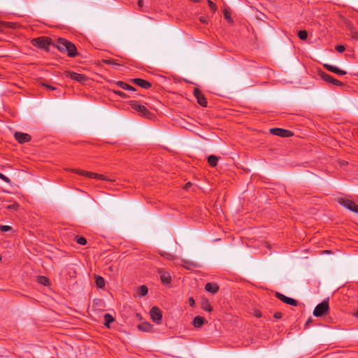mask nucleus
I'll list each match as a JSON object with an SVG mask.
<instances>
[{
  "label": "nucleus",
  "instance_id": "obj_1",
  "mask_svg": "<svg viewBox=\"0 0 358 358\" xmlns=\"http://www.w3.org/2000/svg\"><path fill=\"white\" fill-rule=\"evenodd\" d=\"M55 46L61 52H66L70 57H75L77 55V50L75 45L66 39L58 38Z\"/></svg>",
  "mask_w": 358,
  "mask_h": 358
},
{
  "label": "nucleus",
  "instance_id": "obj_2",
  "mask_svg": "<svg viewBox=\"0 0 358 358\" xmlns=\"http://www.w3.org/2000/svg\"><path fill=\"white\" fill-rule=\"evenodd\" d=\"M329 308V301L324 300L316 306L313 310V315L317 317H322L328 312Z\"/></svg>",
  "mask_w": 358,
  "mask_h": 358
},
{
  "label": "nucleus",
  "instance_id": "obj_3",
  "mask_svg": "<svg viewBox=\"0 0 358 358\" xmlns=\"http://www.w3.org/2000/svg\"><path fill=\"white\" fill-rule=\"evenodd\" d=\"M32 43L40 48L47 50L48 46L52 44V42L51 39L48 38L40 37L33 39Z\"/></svg>",
  "mask_w": 358,
  "mask_h": 358
},
{
  "label": "nucleus",
  "instance_id": "obj_4",
  "mask_svg": "<svg viewBox=\"0 0 358 358\" xmlns=\"http://www.w3.org/2000/svg\"><path fill=\"white\" fill-rule=\"evenodd\" d=\"M150 315L152 321L156 324H159L162 322V313L161 310L158 307H152L150 310Z\"/></svg>",
  "mask_w": 358,
  "mask_h": 358
},
{
  "label": "nucleus",
  "instance_id": "obj_5",
  "mask_svg": "<svg viewBox=\"0 0 358 358\" xmlns=\"http://www.w3.org/2000/svg\"><path fill=\"white\" fill-rule=\"evenodd\" d=\"M275 296L277 299L290 306H296L299 303L296 299L286 296L279 292H275Z\"/></svg>",
  "mask_w": 358,
  "mask_h": 358
},
{
  "label": "nucleus",
  "instance_id": "obj_6",
  "mask_svg": "<svg viewBox=\"0 0 358 358\" xmlns=\"http://www.w3.org/2000/svg\"><path fill=\"white\" fill-rule=\"evenodd\" d=\"M270 131L271 134H273L274 135L282 136V137H289L293 135V133L291 131L283 129H280V128L271 129L270 130Z\"/></svg>",
  "mask_w": 358,
  "mask_h": 358
},
{
  "label": "nucleus",
  "instance_id": "obj_7",
  "mask_svg": "<svg viewBox=\"0 0 358 358\" xmlns=\"http://www.w3.org/2000/svg\"><path fill=\"white\" fill-rule=\"evenodd\" d=\"M131 106L135 110H136L141 115L146 117H149L150 113L144 106L140 105V104L134 102L131 104Z\"/></svg>",
  "mask_w": 358,
  "mask_h": 358
},
{
  "label": "nucleus",
  "instance_id": "obj_8",
  "mask_svg": "<svg viewBox=\"0 0 358 358\" xmlns=\"http://www.w3.org/2000/svg\"><path fill=\"white\" fill-rule=\"evenodd\" d=\"M72 171L75 173L80 174V175L86 176H88L92 178H99V179L105 180L103 176L99 175V174H97L95 173L87 172L85 171H81V170H78V169H73Z\"/></svg>",
  "mask_w": 358,
  "mask_h": 358
},
{
  "label": "nucleus",
  "instance_id": "obj_9",
  "mask_svg": "<svg viewBox=\"0 0 358 358\" xmlns=\"http://www.w3.org/2000/svg\"><path fill=\"white\" fill-rule=\"evenodd\" d=\"M15 138L20 143H24L28 142L31 140V136L25 133L22 132H15L14 134Z\"/></svg>",
  "mask_w": 358,
  "mask_h": 358
},
{
  "label": "nucleus",
  "instance_id": "obj_10",
  "mask_svg": "<svg viewBox=\"0 0 358 358\" xmlns=\"http://www.w3.org/2000/svg\"><path fill=\"white\" fill-rule=\"evenodd\" d=\"M194 94L197 99L198 103L200 105H201L202 106H206L207 101H206L204 96L201 92V91L197 88H195L194 90Z\"/></svg>",
  "mask_w": 358,
  "mask_h": 358
},
{
  "label": "nucleus",
  "instance_id": "obj_11",
  "mask_svg": "<svg viewBox=\"0 0 358 358\" xmlns=\"http://www.w3.org/2000/svg\"><path fill=\"white\" fill-rule=\"evenodd\" d=\"M68 76L72 78L74 80H76L79 83H83L85 80H86V77L84 75L76 73L74 72L68 71L66 72Z\"/></svg>",
  "mask_w": 358,
  "mask_h": 358
},
{
  "label": "nucleus",
  "instance_id": "obj_12",
  "mask_svg": "<svg viewBox=\"0 0 358 358\" xmlns=\"http://www.w3.org/2000/svg\"><path fill=\"white\" fill-rule=\"evenodd\" d=\"M324 66L329 71H331V72H334L335 73H337L338 75H341V76H343V75H345L346 74V72L343 71V70H341L339 69H338L337 67L333 66V65H331V64H324Z\"/></svg>",
  "mask_w": 358,
  "mask_h": 358
},
{
  "label": "nucleus",
  "instance_id": "obj_13",
  "mask_svg": "<svg viewBox=\"0 0 358 358\" xmlns=\"http://www.w3.org/2000/svg\"><path fill=\"white\" fill-rule=\"evenodd\" d=\"M159 274L160 275L161 280L163 283H169L171 282V275L168 272L164 271L162 269H159Z\"/></svg>",
  "mask_w": 358,
  "mask_h": 358
},
{
  "label": "nucleus",
  "instance_id": "obj_14",
  "mask_svg": "<svg viewBox=\"0 0 358 358\" xmlns=\"http://www.w3.org/2000/svg\"><path fill=\"white\" fill-rule=\"evenodd\" d=\"M205 289L208 292L215 294L219 290V286L215 283L208 282L205 285Z\"/></svg>",
  "mask_w": 358,
  "mask_h": 358
},
{
  "label": "nucleus",
  "instance_id": "obj_15",
  "mask_svg": "<svg viewBox=\"0 0 358 358\" xmlns=\"http://www.w3.org/2000/svg\"><path fill=\"white\" fill-rule=\"evenodd\" d=\"M138 329L141 331L150 332L152 330L153 326L149 322H143L138 325Z\"/></svg>",
  "mask_w": 358,
  "mask_h": 358
},
{
  "label": "nucleus",
  "instance_id": "obj_16",
  "mask_svg": "<svg viewBox=\"0 0 358 358\" xmlns=\"http://www.w3.org/2000/svg\"><path fill=\"white\" fill-rule=\"evenodd\" d=\"M338 201L341 206H344L348 210L351 209L352 205L354 203L352 200L345 198H339Z\"/></svg>",
  "mask_w": 358,
  "mask_h": 358
},
{
  "label": "nucleus",
  "instance_id": "obj_17",
  "mask_svg": "<svg viewBox=\"0 0 358 358\" xmlns=\"http://www.w3.org/2000/svg\"><path fill=\"white\" fill-rule=\"evenodd\" d=\"M206 320L203 317L198 315L194 318L192 324L194 327L199 328L204 324Z\"/></svg>",
  "mask_w": 358,
  "mask_h": 358
},
{
  "label": "nucleus",
  "instance_id": "obj_18",
  "mask_svg": "<svg viewBox=\"0 0 358 358\" xmlns=\"http://www.w3.org/2000/svg\"><path fill=\"white\" fill-rule=\"evenodd\" d=\"M321 76L324 80H325L328 83H331L336 85H341V83L338 80L334 79L333 77H331V76H329L327 73H322L321 74Z\"/></svg>",
  "mask_w": 358,
  "mask_h": 358
},
{
  "label": "nucleus",
  "instance_id": "obj_19",
  "mask_svg": "<svg viewBox=\"0 0 358 358\" xmlns=\"http://www.w3.org/2000/svg\"><path fill=\"white\" fill-rule=\"evenodd\" d=\"M132 81L135 84H136V85H139L141 87H143L145 89H148V88H149L151 86L150 83H148V81L144 80L143 79L135 78Z\"/></svg>",
  "mask_w": 358,
  "mask_h": 358
},
{
  "label": "nucleus",
  "instance_id": "obj_20",
  "mask_svg": "<svg viewBox=\"0 0 358 358\" xmlns=\"http://www.w3.org/2000/svg\"><path fill=\"white\" fill-rule=\"evenodd\" d=\"M96 285L99 288H103L105 287V280L103 278L99 275L95 276Z\"/></svg>",
  "mask_w": 358,
  "mask_h": 358
},
{
  "label": "nucleus",
  "instance_id": "obj_21",
  "mask_svg": "<svg viewBox=\"0 0 358 358\" xmlns=\"http://www.w3.org/2000/svg\"><path fill=\"white\" fill-rule=\"evenodd\" d=\"M104 325L108 328L110 327V324L114 321V317L109 313L104 315Z\"/></svg>",
  "mask_w": 358,
  "mask_h": 358
},
{
  "label": "nucleus",
  "instance_id": "obj_22",
  "mask_svg": "<svg viewBox=\"0 0 358 358\" xmlns=\"http://www.w3.org/2000/svg\"><path fill=\"white\" fill-rule=\"evenodd\" d=\"M148 292V289L145 285H141L138 287V294L141 296H145Z\"/></svg>",
  "mask_w": 358,
  "mask_h": 358
},
{
  "label": "nucleus",
  "instance_id": "obj_23",
  "mask_svg": "<svg viewBox=\"0 0 358 358\" xmlns=\"http://www.w3.org/2000/svg\"><path fill=\"white\" fill-rule=\"evenodd\" d=\"M159 255L163 257L164 258L168 259V260H173L174 259L175 257L171 253L166 252H160Z\"/></svg>",
  "mask_w": 358,
  "mask_h": 358
},
{
  "label": "nucleus",
  "instance_id": "obj_24",
  "mask_svg": "<svg viewBox=\"0 0 358 358\" xmlns=\"http://www.w3.org/2000/svg\"><path fill=\"white\" fill-rule=\"evenodd\" d=\"M118 85L120 86L123 89H125V90H131V91H134L135 90V88L133 87L132 86L128 85V84H126V83H124L122 82H118Z\"/></svg>",
  "mask_w": 358,
  "mask_h": 358
},
{
  "label": "nucleus",
  "instance_id": "obj_25",
  "mask_svg": "<svg viewBox=\"0 0 358 358\" xmlns=\"http://www.w3.org/2000/svg\"><path fill=\"white\" fill-rule=\"evenodd\" d=\"M76 241L78 244L82 245H85L87 244L86 238L83 236H76Z\"/></svg>",
  "mask_w": 358,
  "mask_h": 358
},
{
  "label": "nucleus",
  "instance_id": "obj_26",
  "mask_svg": "<svg viewBox=\"0 0 358 358\" xmlns=\"http://www.w3.org/2000/svg\"><path fill=\"white\" fill-rule=\"evenodd\" d=\"M202 308L206 311L210 312L212 310L211 306L208 301L202 303Z\"/></svg>",
  "mask_w": 358,
  "mask_h": 358
},
{
  "label": "nucleus",
  "instance_id": "obj_27",
  "mask_svg": "<svg viewBox=\"0 0 358 358\" xmlns=\"http://www.w3.org/2000/svg\"><path fill=\"white\" fill-rule=\"evenodd\" d=\"M182 266H184L185 268H187V269H189L192 266H195V264L192 263V262H189L187 260H182Z\"/></svg>",
  "mask_w": 358,
  "mask_h": 358
},
{
  "label": "nucleus",
  "instance_id": "obj_28",
  "mask_svg": "<svg viewBox=\"0 0 358 358\" xmlns=\"http://www.w3.org/2000/svg\"><path fill=\"white\" fill-rule=\"evenodd\" d=\"M219 158H208V162L210 166L215 167L217 164Z\"/></svg>",
  "mask_w": 358,
  "mask_h": 358
},
{
  "label": "nucleus",
  "instance_id": "obj_29",
  "mask_svg": "<svg viewBox=\"0 0 358 358\" xmlns=\"http://www.w3.org/2000/svg\"><path fill=\"white\" fill-rule=\"evenodd\" d=\"M298 36L301 40H306L307 38V32L305 30H301L298 32Z\"/></svg>",
  "mask_w": 358,
  "mask_h": 358
},
{
  "label": "nucleus",
  "instance_id": "obj_30",
  "mask_svg": "<svg viewBox=\"0 0 358 358\" xmlns=\"http://www.w3.org/2000/svg\"><path fill=\"white\" fill-rule=\"evenodd\" d=\"M12 230V227L8 225H0V231L6 232Z\"/></svg>",
  "mask_w": 358,
  "mask_h": 358
},
{
  "label": "nucleus",
  "instance_id": "obj_31",
  "mask_svg": "<svg viewBox=\"0 0 358 358\" xmlns=\"http://www.w3.org/2000/svg\"><path fill=\"white\" fill-rule=\"evenodd\" d=\"M208 3L210 8H211V10L213 12H215L216 10V9H217V7H216L215 4L213 1H211L210 0H208Z\"/></svg>",
  "mask_w": 358,
  "mask_h": 358
},
{
  "label": "nucleus",
  "instance_id": "obj_32",
  "mask_svg": "<svg viewBox=\"0 0 358 358\" xmlns=\"http://www.w3.org/2000/svg\"><path fill=\"white\" fill-rule=\"evenodd\" d=\"M350 210L358 214V206L353 203Z\"/></svg>",
  "mask_w": 358,
  "mask_h": 358
},
{
  "label": "nucleus",
  "instance_id": "obj_33",
  "mask_svg": "<svg viewBox=\"0 0 358 358\" xmlns=\"http://www.w3.org/2000/svg\"><path fill=\"white\" fill-rule=\"evenodd\" d=\"M350 210L358 214V206L353 203Z\"/></svg>",
  "mask_w": 358,
  "mask_h": 358
},
{
  "label": "nucleus",
  "instance_id": "obj_34",
  "mask_svg": "<svg viewBox=\"0 0 358 358\" xmlns=\"http://www.w3.org/2000/svg\"><path fill=\"white\" fill-rule=\"evenodd\" d=\"M103 62L108 64H113V65H115V66H118L119 64L115 63V62L114 60H112V59H104L103 60Z\"/></svg>",
  "mask_w": 358,
  "mask_h": 358
},
{
  "label": "nucleus",
  "instance_id": "obj_35",
  "mask_svg": "<svg viewBox=\"0 0 358 358\" xmlns=\"http://www.w3.org/2000/svg\"><path fill=\"white\" fill-rule=\"evenodd\" d=\"M19 207V205L17 203H13L11 205L8 206L7 208L9 210H17V208Z\"/></svg>",
  "mask_w": 358,
  "mask_h": 358
},
{
  "label": "nucleus",
  "instance_id": "obj_36",
  "mask_svg": "<svg viewBox=\"0 0 358 358\" xmlns=\"http://www.w3.org/2000/svg\"><path fill=\"white\" fill-rule=\"evenodd\" d=\"M224 15L225 18H226L229 22H232V20H231V17H230V15H229V13H228V11H227V10H225L224 11Z\"/></svg>",
  "mask_w": 358,
  "mask_h": 358
},
{
  "label": "nucleus",
  "instance_id": "obj_37",
  "mask_svg": "<svg viewBox=\"0 0 358 358\" xmlns=\"http://www.w3.org/2000/svg\"><path fill=\"white\" fill-rule=\"evenodd\" d=\"M336 50L338 52H343L345 50V46H343V45H337L336 47Z\"/></svg>",
  "mask_w": 358,
  "mask_h": 358
},
{
  "label": "nucleus",
  "instance_id": "obj_38",
  "mask_svg": "<svg viewBox=\"0 0 358 358\" xmlns=\"http://www.w3.org/2000/svg\"><path fill=\"white\" fill-rule=\"evenodd\" d=\"M1 179L7 183L10 182V180L7 176H4L3 174H2Z\"/></svg>",
  "mask_w": 358,
  "mask_h": 358
},
{
  "label": "nucleus",
  "instance_id": "obj_39",
  "mask_svg": "<svg viewBox=\"0 0 358 358\" xmlns=\"http://www.w3.org/2000/svg\"><path fill=\"white\" fill-rule=\"evenodd\" d=\"M282 313H280V312H276L274 313L273 315V317L275 318V319H280L282 317Z\"/></svg>",
  "mask_w": 358,
  "mask_h": 358
},
{
  "label": "nucleus",
  "instance_id": "obj_40",
  "mask_svg": "<svg viewBox=\"0 0 358 358\" xmlns=\"http://www.w3.org/2000/svg\"><path fill=\"white\" fill-rule=\"evenodd\" d=\"M13 27L11 24L10 23H3V22H0V31L1 30V27Z\"/></svg>",
  "mask_w": 358,
  "mask_h": 358
},
{
  "label": "nucleus",
  "instance_id": "obj_41",
  "mask_svg": "<svg viewBox=\"0 0 358 358\" xmlns=\"http://www.w3.org/2000/svg\"><path fill=\"white\" fill-rule=\"evenodd\" d=\"M338 163H339V164H340V166H345V165H346V164H348V162H346V161H345V160H343V159H340V160L338 161Z\"/></svg>",
  "mask_w": 358,
  "mask_h": 358
},
{
  "label": "nucleus",
  "instance_id": "obj_42",
  "mask_svg": "<svg viewBox=\"0 0 358 358\" xmlns=\"http://www.w3.org/2000/svg\"><path fill=\"white\" fill-rule=\"evenodd\" d=\"M48 280L45 277H41V278H40V282L43 285H45V283L48 282Z\"/></svg>",
  "mask_w": 358,
  "mask_h": 358
},
{
  "label": "nucleus",
  "instance_id": "obj_43",
  "mask_svg": "<svg viewBox=\"0 0 358 358\" xmlns=\"http://www.w3.org/2000/svg\"><path fill=\"white\" fill-rule=\"evenodd\" d=\"M189 304L190 306H194L195 301H194V299L192 297H190L189 299Z\"/></svg>",
  "mask_w": 358,
  "mask_h": 358
},
{
  "label": "nucleus",
  "instance_id": "obj_44",
  "mask_svg": "<svg viewBox=\"0 0 358 358\" xmlns=\"http://www.w3.org/2000/svg\"><path fill=\"white\" fill-rule=\"evenodd\" d=\"M42 85H43V86H44V87H47V88H48V89L52 90H56V88H55V87H52V86H50V85H47V84H45V83H42Z\"/></svg>",
  "mask_w": 358,
  "mask_h": 358
},
{
  "label": "nucleus",
  "instance_id": "obj_45",
  "mask_svg": "<svg viewBox=\"0 0 358 358\" xmlns=\"http://www.w3.org/2000/svg\"><path fill=\"white\" fill-rule=\"evenodd\" d=\"M192 183L190 182H187L185 185V187H184V189L187 190L191 186H192Z\"/></svg>",
  "mask_w": 358,
  "mask_h": 358
},
{
  "label": "nucleus",
  "instance_id": "obj_46",
  "mask_svg": "<svg viewBox=\"0 0 358 358\" xmlns=\"http://www.w3.org/2000/svg\"><path fill=\"white\" fill-rule=\"evenodd\" d=\"M255 315L257 317H262V313L259 311V310H257L255 311Z\"/></svg>",
  "mask_w": 358,
  "mask_h": 358
},
{
  "label": "nucleus",
  "instance_id": "obj_47",
  "mask_svg": "<svg viewBox=\"0 0 358 358\" xmlns=\"http://www.w3.org/2000/svg\"><path fill=\"white\" fill-rule=\"evenodd\" d=\"M143 0H139L138 2V5L139 7H142L143 6Z\"/></svg>",
  "mask_w": 358,
  "mask_h": 358
},
{
  "label": "nucleus",
  "instance_id": "obj_48",
  "mask_svg": "<svg viewBox=\"0 0 358 358\" xmlns=\"http://www.w3.org/2000/svg\"><path fill=\"white\" fill-rule=\"evenodd\" d=\"M262 16H264V14H262V13H259V15H258L257 16V19H259V20H262Z\"/></svg>",
  "mask_w": 358,
  "mask_h": 358
},
{
  "label": "nucleus",
  "instance_id": "obj_49",
  "mask_svg": "<svg viewBox=\"0 0 358 358\" xmlns=\"http://www.w3.org/2000/svg\"><path fill=\"white\" fill-rule=\"evenodd\" d=\"M352 36L354 38H358V34L357 32H355L352 34Z\"/></svg>",
  "mask_w": 358,
  "mask_h": 358
},
{
  "label": "nucleus",
  "instance_id": "obj_50",
  "mask_svg": "<svg viewBox=\"0 0 358 358\" xmlns=\"http://www.w3.org/2000/svg\"><path fill=\"white\" fill-rule=\"evenodd\" d=\"M200 21L203 22V23L206 22V20L203 17H200Z\"/></svg>",
  "mask_w": 358,
  "mask_h": 358
},
{
  "label": "nucleus",
  "instance_id": "obj_51",
  "mask_svg": "<svg viewBox=\"0 0 358 358\" xmlns=\"http://www.w3.org/2000/svg\"><path fill=\"white\" fill-rule=\"evenodd\" d=\"M354 315L358 318V310L354 313Z\"/></svg>",
  "mask_w": 358,
  "mask_h": 358
},
{
  "label": "nucleus",
  "instance_id": "obj_52",
  "mask_svg": "<svg viewBox=\"0 0 358 358\" xmlns=\"http://www.w3.org/2000/svg\"><path fill=\"white\" fill-rule=\"evenodd\" d=\"M310 321H311V319H310V318H309V319L308 320V321L306 322V325L307 326V325L308 324V323H310Z\"/></svg>",
  "mask_w": 358,
  "mask_h": 358
},
{
  "label": "nucleus",
  "instance_id": "obj_53",
  "mask_svg": "<svg viewBox=\"0 0 358 358\" xmlns=\"http://www.w3.org/2000/svg\"><path fill=\"white\" fill-rule=\"evenodd\" d=\"M208 157H215V155H209Z\"/></svg>",
  "mask_w": 358,
  "mask_h": 358
},
{
  "label": "nucleus",
  "instance_id": "obj_54",
  "mask_svg": "<svg viewBox=\"0 0 358 358\" xmlns=\"http://www.w3.org/2000/svg\"><path fill=\"white\" fill-rule=\"evenodd\" d=\"M1 260V257L0 256V261Z\"/></svg>",
  "mask_w": 358,
  "mask_h": 358
}]
</instances>
